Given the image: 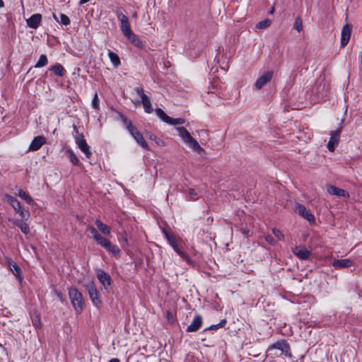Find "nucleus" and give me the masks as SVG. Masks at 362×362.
<instances>
[{"label":"nucleus","mask_w":362,"mask_h":362,"mask_svg":"<svg viewBox=\"0 0 362 362\" xmlns=\"http://www.w3.org/2000/svg\"><path fill=\"white\" fill-rule=\"evenodd\" d=\"M176 130L182 141L192 151L199 154L204 151V148L201 147L197 141L191 136L189 132L185 127H177Z\"/></svg>","instance_id":"1"},{"label":"nucleus","mask_w":362,"mask_h":362,"mask_svg":"<svg viewBox=\"0 0 362 362\" xmlns=\"http://www.w3.org/2000/svg\"><path fill=\"white\" fill-rule=\"evenodd\" d=\"M69 296L71 304L77 314H79L83 310L84 300L83 296L80 291L76 288H70L69 289Z\"/></svg>","instance_id":"2"},{"label":"nucleus","mask_w":362,"mask_h":362,"mask_svg":"<svg viewBox=\"0 0 362 362\" xmlns=\"http://www.w3.org/2000/svg\"><path fill=\"white\" fill-rule=\"evenodd\" d=\"M163 233L165 234V238H167L168 243L170 244V245L173 247L175 252L182 258H183L187 263L190 266H194L195 262L188 256V255L182 251L175 240V238L173 235L170 234L168 231L163 229Z\"/></svg>","instance_id":"3"},{"label":"nucleus","mask_w":362,"mask_h":362,"mask_svg":"<svg viewBox=\"0 0 362 362\" xmlns=\"http://www.w3.org/2000/svg\"><path fill=\"white\" fill-rule=\"evenodd\" d=\"M74 132L73 134L75 142L80 150L85 154L87 158H90L92 156L90 146L84 139L83 134H80L76 126H74Z\"/></svg>","instance_id":"4"},{"label":"nucleus","mask_w":362,"mask_h":362,"mask_svg":"<svg viewBox=\"0 0 362 362\" xmlns=\"http://www.w3.org/2000/svg\"><path fill=\"white\" fill-rule=\"evenodd\" d=\"M124 122L130 134L134 137L136 142L144 148L148 149V146L143 136L139 133L137 129L132 124L131 122L124 119Z\"/></svg>","instance_id":"5"},{"label":"nucleus","mask_w":362,"mask_h":362,"mask_svg":"<svg viewBox=\"0 0 362 362\" xmlns=\"http://www.w3.org/2000/svg\"><path fill=\"white\" fill-rule=\"evenodd\" d=\"M85 287L89 294L90 298L95 306L99 308L101 305V300L96 287L92 280H89L85 285Z\"/></svg>","instance_id":"6"},{"label":"nucleus","mask_w":362,"mask_h":362,"mask_svg":"<svg viewBox=\"0 0 362 362\" xmlns=\"http://www.w3.org/2000/svg\"><path fill=\"white\" fill-rule=\"evenodd\" d=\"M156 113L157 116L164 122L172 124V125H178L182 124L185 123V119L182 118H172L167 115L165 112L160 108L156 109Z\"/></svg>","instance_id":"7"},{"label":"nucleus","mask_w":362,"mask_h":362,"mask_svg":"<svg viewBox=\"0 0 362 362\" xmlns=\"http://www.w3.org/2000/svg\"><path fill=\"white\" fill-rule=\"evenodd\" d=\"M294 211L306 219L309 223H315V217L312 213L308 210L305 206L301 204L297 203L294 206Z\"/></svg>","instance_id":"8"},{"label":"nucleus","mask_w":362,"mask_h":362,"mask_svg":"<svg viewBox=\"0 0 362 362\" xmlns=\"http://www.w3.org/2000/svg\"><path fill=\"white\" fill-rule=\"evenodd\" d=\"M117 17L120 22V28L124 35L129 33L132 30L130 28L129 19L126 15L122 13L121 11H117Z\"/></svg>","instance_id":"9"},{"label":"nucleus","mask_w":362,"mask_h":362,"mask_svg":"<svg viewBox=\"0 0 362 362\" xmlns=\"http://www.w3.org/2000/svg\"><path fill=\"white\" fill-rule=\"evenodd\" d=\"M135 92L141 97L144 110L146 113H151L153 111L150 98L144 93L141 88H136Z\"/></svg>","instance_id":"10"},{"label":"nucleus","mask_w":362,"mask_h":362,"mask_svg":"<svg viewBox=\"0 0 362 362\" xmlns=\"http://www.w3.org/2000/svg\"><path fill=\"white\" fill-rule=\"evenodd\" d=\"M278 349L281 351V354H284L285 356H290L289 351L290 348L288 344L284 340L279 341L273 344H272L269 347V350Z\"/></svg>","instance_id":"11"},{"label":"nucleus","mask_w":362,"mask_h":362,"mask_svg":"<svg viewBox=\"0 0 362 362\" xmlns=\"http://www.w3.org/2000/svg\"><path fill=\"white\" fill-rule=\"evenodd\" d=\"M351 35V26L346 24L342 27L341 32V45L345 47L349 42Z\"/></svg>","instance_id":"12"},{"label":"nucleus","mask_w":362,"mask_h":362,"mask_svg":"<svg viewBox=\"0 0 362 362\" xmlns=\"http://www.w3.org/2000/svg\"><path fill=\"white\" fill-rule=\"evenodd\" d=\"M341 131L336 130L330 132V139L327 143V148L329 151H334L335 149V146L339 143V136Z\"/></svg>","instance_id":"13"},{"label":"nucleus","mask_w":362,"mask_h":362,"mask_svg":"<svg viewBox=\"0 0 362 362\" xmlns=\"http://www.w3.org/2000/svg\"><path fill=\"white\" fill-rule=\"evenodd\" d=\"M293 254L299 259L305 260L308 259L310 255V252L306 249L305 246H297L293 249Z\"/></svg>","instance_id":"14"},{"label":"nucleus","mask_w":362,"mask_h":362,"mask_svg":"<svg viewBox=\"0 0 362 362\" xmlns=\"http://www.w3.org/2000/svg\"><path fill=\"white\" fill-rule=\"evenodd\" d=\"M272 78V72H266L261 76L255 82V87L257 90L261 89L264 85L269 83Z\"/></svg>","instance_id":"15"},{"label":"nucleus","mask_w":362,"mask_h":362,"mask_svg":"<svg viewBox=\"0 0 362 362\" xmlns=\"http://www.w3.org/2000/svg\"><path fill=\"white\" fill-rule=\"evenodd\" d=\"M46 143L45 138L42 136H35L33 141H31L29 150L32 151H35L39 150L43 144Z\"/></svg>","instance_id":"16"},{"label":"nucleus","mask_w":362,"mask_h":362,"mask_svg":"<svg viewBox=\"0 0 362 362\" xmlns=\"http://www.w3.org/2000/svg\"><path fill=\"white\" fill-rule=\"evenodd\" d=\"M11 206L13 208L16 213H17L20 215V216L21 217L22 219L28 220L30 218V212L27 210H25L22 207L19 201L14 203V204H13Z\"/></svg>","instance_id":"17"},{"label":"nucleus","mask_w":362,"mask_h":362,"mask_svg":"<svg viewBox=\"0 0 362 362\" xmlns=\"http://www.w3.org/2000/svg\"><path fill=\"white\" fill-rule=\"evenodd\" d=\"M96 275L100 282L103 285L105 288L110 286L112 280L110 276L105 272L98 269L96 271Z\"/></svg>","instance_id":"18"},{"label":"nucleus","mask_w":362,"mask_h":362,"mask_svg":"<svg viewBox=\"0 0 362 362\" xmlns=\"http://www.w3.org/2000/svg\"><path fill=\"white\" fill-rule=\"evenodd\" d=\"M42 16L39 13L32 15L27 19L26 23L29 28L36 29L40 24Z\"/></svg>","instance_id":"19"},{"label":"nucleus","mask_w":362,"mask_h":362,"mask_svg":"<svg viewBox=\"0 0 362 362\" xmlns=\"http://www.w3.org/2000/svg\"><path fill=\"white\" fill-rule=\"evenodd\" d=\"M354 262L350 259H336L333 262L332 266L335 269H343L351 267Z\"/></svg>","instance_id":"20"},{"label":"nucleus","mask_w":362,"mask_h":362,"mask_svg":"<svg viewBox=\"0 0 362 362\" xmlns=\"http://www.w3.org/2000/svg\"><path fill=\"white\" fill-rule=\"evenodd\" d=\"M202 324V318L200 315H197L191 324L187 327V331L189 332H197Z\"/></svg>","instance_id":"21"},{"label":"nucleus","mask_w":362,"mask_h":362,"mask_svg":"<svg viewBox=\"0 0 362 362\" xmlns=\"http://www.w3.org/2000/svg\"><path fill=\"white\" fill-rule=\"evenodd\" d=\"M327 191L330 194L336 195L342 197H349V194L344 189L338 188L334 186H328Z\"/></svg>","instance_id":"22"},{"label":"nucleus","mask_w":362,"mask_h":362,"mask_svg":"<svg viewBox=\"0 0 362 362\" xmlns=\"http://www.w3.org/2000/svg\"><path fill=\"white\" fill-rule=\"evenodd\" d=\"M124 36L136 47H141L143 46L142 41L132 31Z\"/></svg>","instance_id":"23"},{"label":"nucleus","mask_w":362,"mask_h":362,"mask_svg":"<svg viewBox=\"0 0 362 362\" xmlns=\"http://www.w3.org/2000/svg\"><path fill=\"white\" fill-rule=\"evenodd\" d=\"M15 194L23 200H25L28 204L34 205V200L30 197L25 191L21 189H18V191L15 193Z\"/></svg>","instance_id":"24"},{"label":"nucleus","mask_w":362,"mask_h":362,"mask_svg":"<svg viewBox=\"0 0 362 362\" xmlns=\"http://www.w3.org/2000/svg\"><path fill=\"white\" fill-rule=\"evenodd\" d=\"M108 57L112 65L115 68H117L121 64L120 59L117 54L111 50H108Z\"/></svg>","instance_id":"25"},{"label":"nucleus","mask_w":362,"mask_h":362,"mask_svg":"<svg viewBox=\"0 0 362 362\" xmlns=\"http://www.w3.org/2000/svg\"><path fill=\"white\" fill-rule=\"evenodd\" d=\"M95 225L103 234L109 235L110 233V227L107 225L103 223L100 220L97 219L95 221Z\"/></svg>","instance_id":"26"},{"label":"nucleus","mask_w":362,"mask_h":362,"mask_svg":"<svg viewBox=\"0 0 362 362\" xmlns=\"http://www.w3.org/2000/svg\"><path fill=\"white\" fill-rule=\"evenodd\" d=\"M104 248H105L107 252L112 253L115 256H118L120 254L119 248L110 242H109Z\"/></svg>","instance_id":"27"},{"label":"nucleus","mask_w":362,"mask_h":362,"mask_svg":"<svg viewBox=\"0 0 362 362\" xmlns=\"http://www.w3.org/2000/svg\"><path fill=\"white\" fill-rule=\"evenodd\" d=\"M50 70L54 72V74L59 76H63L65 73V69L60 64H56L54 65Z\"/></svg>","instance_id":"28"},{"label":"nucleus","mask_w":362,"mask_h":362,"mask_svg":"<svg viewBox=\"0 0 362 362\" xmlns=\"http://www.w3.org/2000/svg\"><path fill=\"white\" fill-rule=\"evenodd\" d=\"M47 63H48V60H47L46 55L41 54L40 56V58H39L37 62L35 65V68L43 67V66H46L47 64Z\"/></svg>","instance_id":"29"},{"label":"nucleus","mask_w":362,"mask_h":362,"mask_svg":"<svg viewBox=\"0 0 362 362\" xmlns=\"http://www.w3.org/2000/svg\"><path fill=\"white\" fill-rule=\"evenodd\" d=\"M68 156L69 158L70 161L75 165H78L79 160L72 150L69 149L67 151Z\"/></svg>","instance_id":"30"},{"label":"nucleus","mask_w":362,"mask_h":362,"mask_svg":"<svg viewBox=\"0 0 362 362\" xmlns=\"http://www.w3.org/2000/svg\"><path fill=\"white\" fill-rule=\"evenodd\" d=\"M271 25V21L269 19H265L264 21H259L257 25L256 28L258 29H264L268 28Z\"/></svg>","instance_id":"31"},{"label":"nucleus","mask_w":362,"mask_h":362,"mask_svg":"<svg viewBox=\"0 0 362 362\" xmlns=\"http://www.w3.org/2000/svg\"><path fill=\"white\" fill-rule=\"evenodd\" d=\"M11 270L16 276L20 277L21 270V268L16 263H13L11 265Z\"/></svg>","instance_id":"32"},{"label":"nucleus","mask_w":362,"mask_h":362,"mask_svg":"<svg viewBox=\"0 0 362 362\" xmlns=\"http://www.w3.org/2000/svg\"><path fill=\"white\" fill-rule=\"evenodd\" d=\"M20 229L23 233L25 235H28L30 233V227L29 226L25 223V221H23V223L20 226Z\"/></svg>","instance_id":"33"},{"label":"nucleus","mask_w":362,"mask_h":362,"mask_svg":"<svg viewBox=\"0 0 362 362\" xmlns=\"http://www.w3.org/2000/svg\"><path fill=\"white\" fill-rule=\"evenodd\" d=\"M294 29L298 32H300L303 30V23L300 18H296L294 24Z\"/></svg>","instance_id":"34"},{"label":"nucleus","mask_w":362,"mask_h":362,"mask_svg":"<svg viewBox=\"0 0 362 362\" xmlns=\"http://www.w3.org/2000/svg\"><path fill=\"white\" fill-rule=\"evenodd\" d=\"M60 23L64 25H68L70 24V19L66 15H65L64 13H61L60 14Z\"/></svg>","instance_id":"35"},{"label":"nucleus","mask_w":362,"mask_h":362,"mask_svg":"<svg viewBox=\"0 0 362 362\" xmlns=\"http://www.w3.org/2000/svg\"><path fill=\"white\" fill-rule=\"evenodd\" d=\"M92 106L93 108L99 109V98L98 94L95 93L92 100Z\"/></svg>","instance_id":"36"},{"label":"nucleus","mask_w":362,"mask_h":362,"mask_svg":"<svg viewBox=\"0 0 362 362\" xmlns=\"http://www.w3.org/2000/svg\"><path fill=\"white\" fill-rule=\"evenodd\" d=\"M4 199L6 202H8L11 206L13 204H14V203H16V202H18V200H17L16 198H14L13 197L9 195V194H4Z\"/></svg>","instance_id":"37"},{"label":"nucleus","mask_w":362,"mask_h":362,"mask_svg":"<svg viewBox=\"0 0 362 362\" xmlns=\"http://www.w3.org/2000/svg\"><path fill=\"white\" fill-rule=\"evenodd\" d=\"M273 233L274 235L279 240H284V234L281 233V231L279 230V229H277V228H274L273 229Z\"/></svg>","instance_id":"38"},{"label":"nucleus","mask_w":362,"mask_h":362,"mask_svg":"<svg viewBox=\"0 0 362 362\" xmlns=\"http://www.w3.org/2000/svg\"><path fill=\"white\" fill-rule=\"evenodd\" d=\"M110 241L107 240L106 238H105L104 237L101 236L100 238H99L98 241L97 242L99 245H100L102 247H105L106 246V245L109 243Z\"/></svg>","instance_id":"39"},{"label":"nucleus","mask_w":362,"mask_h":362,"mask_svg":"<svg viewBox=\"0 0 362 362\" xmlns=\"http://www.w3.org/2000/svg\"><path fill=\"white\" fill-rule=\"evenodd\" d=\"M188 195L189 197V199L195 200L196 199L195 197L197 195V192L194 189H189L188 191Z\"/></svg>","instance_id":"40"},{"label":"nucleus","mask_w":362,"mask_h":362,"mask_svg":"<svg viewBox=\"0 0 362 362\" xmlns=\"http://www.w3.org/2000/svg\"><path fill=\"white\" fill-rule=\"evenodd\" d=\"M33 323L34 326H35L36 327H37V328L40 327L41 323H40V317L37 315L34 319H33Z\"/></svg>","instance_id":"41"},{"label":"nucleus","mask_w":362,"mask_h":362,"mask_svg":"<svg viewBox=\"0 0 362 362\" xmlns=\"http://www.w3.org/2000/svg\"><path fill=\"white\" fill-rule=\"evenodd\" d=\"M226 323V320L223 319V320H221V322L218 324L211 325V327H216V329H218L219 327H223Z\"/></svg>","instance_id":"42"},{"label":"nucleus","mask_w":362,"mask_h":362,"mask_svg":"<svg viewBox=\"0 0 362 362\" xmlns=\"http://www.w3.org/2000/svg\"><path fill=\"white\" fill-rule=\"evenodd\" d=\"M10 221L12 222L13 224L16 225L18 227H20L21 224L23 223V221L24 220L21 218V220L12 219V220H10Z\"/></svg>","instance_id":"43"},{"label":"nucleus","mask_w":362,"mask_h":362,"mask_svg":"<svg viewBox=\"0 0 362 362\" xmlns=\"http://www.w3.org/2000/svg\"><path fill=\"white\" fill-rule=\"evenodd\" d=\"M88 230L90 233V234L92 235V237H93L98 233L97 231V230L93 226H88Z\"/></svg>","instance_id":"44"},{"label":"nucleus","mask_w":362,"mask_h":362,"mask_svg":"<svg viewBox=\"0 0 362 362\" xmlns=\"http://www.w3.org/2000/svg\"><path fill=\"white\" fill-rule=\"evenodd\" d=\"M265 240L267 242H268L270 244H273V243H274V238L271 235H267L265 237Z\"/></svg>","instance_id":"45"},{"label":"nucleus","mask_w":362,"mask_h":362,"mask_svg":"<svg viewBox=\"0 0 362 362\" xmlns=\"http://www.w3.org/2000/svg\"><path fill=\"white\" fill-rule=\"evenodd\" d=\"M55 293H56L57 296L59 298V299L62 302H63L64 301V297H63L62 293L60 291H55Z\"/></svg>","instance_id":"46"},{"label":"nucleus","mask_w":362,"mask_h":362,"mask_svg":"<svg viewBox=\"0 0 362 362\" xmlns=\"http://www.w3.org/2000/svg\"><path fill=\"white\" fill-rule=\"evenodd\" d=\"M101 236H102V235H100V234H99V233H98L95 235H94V236L93 237V238L96 242H98V240H99V238H100V237H101Z\"/></svg>","instance_id":"47"},{"label":"nucleus","mask_w":362,"mask_h":362,"mask_svg":"<svg viewBox=\"0 0 362 362\" xmlns=\"http://www.w3.org/2000/svg\"><path fill=\"white\" fill-rule=\"evenodd\" d=\"M150 139L152 140H154L157 144H159L160 141H161L159 139H158L156 136H150Z\"/></svg>","instance_id":"48"},{"label":"nucleus","mask_w":362,"mask_h":362,"mask_svg":"<svg viewBox=\"0 0 362 362\" xmlns=\"http://www.w3.org/2000/svg\"><path fill=\"white\" fill-rule=\"evenodd\" d=\"M90 0H80L79 4L81 5H82V4H84L87 3V2H88Z\"/></svg>","instance_id":"49"},{"label":"nucleus","mask_w":362,"mask_h":362,"mask_svg":"<svg viewBox=\"0 0 362 362\" xmlns=\"http://www.w3.org/2000/svg\"><path fill=\"white\" fill-rule=\"evenodd\" d=\"M108 362H119V360L118 358H112Z\"/></svg>","instance_id":"50"},{"label":"nucleus","mask_w":362,"mask_h":362,"mask_svg":"<svg viewBox=\"0 0 362 362\" xmlns=\"http://www.w3.org/2000/svg\"><path fill=\"white\" fill-rule=\"evenodd\" d=\"M4 6V3L3 0H0V8H3Z\"/></svg>","instance_id":"51"},{"label":"nucleus","mask_w":362,"mask_h":362,"mask_svg":"<svg viewBox=\"0 0 362 362\" xmlns=\"http://www.w3.org/2000/svg\"><path fill=\"white\" fill-rule=\"evenodd\" d=\"M53 17H54V18L57 21H59L58 18L57 17V16H56L54 13H53Z\"/></svg>","instance_id":"52"},{"label":"nucleus","mask_w":362,"mask_h":362,"mask_svg":"<svg viewBox=\"0 0 362 362\" xmlns=\"http://www.w3.org/2000/svg\"><path fill=\"white\" fill-rule=\"evenodd\" d=\"M274 10V8H272L270 10V13H273Z\"/></svg>","instance_id":"53"},{"label":"nucleus","mask_w":362,"mask_h":362,"mask_svg":"<svg viewBox=\"0 0 362 362\" xmlns=\"http://www.w3.org/2000/svg\"><path fill=\"white\" fill-rule=\"evenodd\" d=\"M243 233L244 234H247L248 233V230H244Z\"/></svg>","instance_id":"54"},{"label":"nucleus","mask_w":362,"mask_h":362,"mask_svg":"<svg viewBox=\"0 0 362 362\" xmlns=\"http://www.w3.org/2000/svg\"><path fill=\"white\" fill-rule=\"evenodd\" d=\"M210 329H216V327H211V326L210 327Z\"/></svg>","instance_id":"55"},{"label":"nucleus","mask_w":362,"mask_h":362,"mask_svg":"<svg viewBox=\"0 0 362 362\" xmlns=\"http://www.w3.org/2000/svg\"><path fill=\"white\" fill-rule=\"evenodd\" d=\"M149 357H150V356H144V358H149Z\"/></svg>","instance_id":"56"},{"label":"nucleus","mask_w":362,"mask_h":362,"mask_svg":"<svg viewBox=\"0 0 362 362\" xmlns=\"http://www.w3.org/2000/svg\"><path fill=\"white\" fill-rule=\"evenodd\" d=\"M133 16L136 18V13H134Z\"/></svg>","instance_id":"57"},{"label":"nucleus","mask_w":362,"mask_h":362,"mask_svg":"<svg viewBox=\"0 0 362 362\" xmlns=\"http://www.w3.org/2000/svg\"><path fill=\"white\" fill-rule=\"evenodd\" d=\"M137 362H139V361H137Z\"/></svg>","instance_id":"58"}]
</instances>
